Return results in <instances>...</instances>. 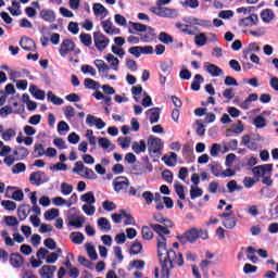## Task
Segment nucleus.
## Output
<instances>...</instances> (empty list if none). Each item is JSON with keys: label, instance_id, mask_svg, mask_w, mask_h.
I'll return each instance as SVG.
<instances>
[{"label": "nucleus", "instance_id": "nucleus-1", "mask_svg": "<svg viewBox=\"0 0 278 278\" xmlns=\"http://www.w3.org/2000/svg\"><path fill=\"white\" fill-rule=\"evenodd\" d=\"M152 230L157 233L156 237V247H157V255L161 263V276L160 268H154V278H170V270L175 268V264L178 266H184V254L175 252L174 250H168L166 248V237L170 236V227L166 225L153 224L149 223Z\"/></svg>", "mask_w": 278, "mask_h": 278}, {"label": "nucleus", "instance_id": "nucleus-2", "mask_svg": "<svg viewBox=\"0 0 278 278\" xmlns=\"http://www.w3.org/2000/svg\"><path fill=\"white\" fill-rule=\"evenodd\" d=\"M0 236L5 247H15L16 242L17 244L25 242V237H23L18 230H13V238L10 236V231L5 229L1 230Z\"/></svg>", "mask_w": 278, "mask_h": 278}, {"label": "nucleus", "instance_id": "nucleus-3", "mask_svg": "<svg viewBox=\"0 0 278 278\" xmlns=\"http://www.w3.org/2000/svg\"><path fill=\"white\" fill-rule=\"evenodd\" d=\"M150 12L161 18H175V16H177L175 9H168L166 7H151Z\"/></svg>", "mask_w": 278, "mask_h": 278}, {"label": "nucleus", "instance_id": "nucleus-4", "mask_svg": "<svg viewBox=\"0 0 278 278\" xmlns=\"http://www.w3.org/2000/svg\"><path fill=\"white\" fill-rule=\"evenodd\" d=\"M93 42L96 49L100 52L105 51L110 47V38H108L103 33L97 31L93 34Z\"/></svg>", "mask_w": 278, "mask_h": 278}, {"label": "nucleus", "instance_id": "nucleus-5", "mask_svg": "<svg viewBox=\"0 0 278 278\" xmlns=\"http://www.w3.org/2000/svg\"><path fill=\"white\" fill-rule=\"evenodd\" d=\"M93 64L98 68V73L101 77H104V79H116V75L108 74V71H110V65H108L105 61L97 59L93 61Z\"/></svg>", "mask_w": 278, "mask_h": 278}, {"label": "nucleus", "instance_id": "nucleus-6", "mask_svg": "<svg viewBox=\"0 0 278 278\" xmlns=\"http://www.w3.org/2000/svg\"><path fill=\"white\" fill-rule=\"evenodd\" d=\"M252 173L255 177H268V175H273V164L255 166L252 168Z\"/></svg>", "mask_w": 278, "mask_h": 278}, {"label": "nucleus", "instance_id": "nucleus-7", "mask_svg": "<svg viewBox=\"0 0 278 278\" xmlns=\"http://www.w3.org/2000/svg\"><path fill=\"white\" fill-rule=\"evenodd\" d=\"M164 149V143H162V139L157 137L150 136L148 138V150L150 153H160Z\"/></svg>", "mask_w": 278, "mask_h": 278}, {"label": "nucleus", "instance_id": "nucleus-8", "mask_svg": "<svg viewBox=\"0 0 278 278\" xmlns=\"http://www.w3.org/2000/svg\"><path fill=\"white\" fill-rule=\"evenodd\" d=\"M113 188L115 192H125L129 188V179L125 176L116 177L113 180Z\"/></svg>", "mask_w": 278, "mask_h": 278}, {"label": "nucleus", "instance_id": "nucleus-9", "mask_svg": "<svg viewBox=\"0 0 278 278\" xmlns=\"http://www.w3.org/2000/svg\"><path fill=\"white\" fill-rule=\"evenodd\" d=\"M72 51H75V42L71 39H64L61 42V46L59 49V53L61 58H66V55H68V53H72Z\"/></svg>", "mask_w": 278, "mask_h": 278}, {"label": "nucleus", "instance_id": "nucleus-10", "mask_svg": "<svg viewBox=\"0 0 278 278\" xmlns=\"http://www.w3.org/2000/svg\"><path fill=\"white\" fill-rule=\"evenodd\" d=\"M178 240L186 244V242H197L199 240V229L191 228L190 230L186 231L184 236L178 237Z\"/></svg>", "mask_w": 278, "mask_h": 278}, {"label": "nucleus", "instance_id": "nucleus-11", "mask_svg": "<svg viewBox=\"0 0 278 278\" xmlns=\"http://www.w3.org/2000/svg\"><path fill=\"white\" fill-rule=\"evenodd\" d=\"M102 29L108 36H118L121 34V28L114 26V23L110 20H104L101 22Z\"/></svg>", "mask_w": 278, "mask_h": 278}, {"label": "nucleus", "instance_id": "nucleus-12", "mask_svg": "<svg viewBox=\"0 0 278 278\" xmlns=\"http://www.w3.org/2000/svg\"><path fill=\"white\" fill-rule=\"evenodd\" d=\"M92 10L98 21H103V18H108V15L110 14V11H108V9L99 2L93 3Z\"/></svg>", "mask_w": 278, "mask_h": 278}, {"label": "nucleus", "instance_id": "nucleus-13", "mask_svg": "<svg viewBox=\"0 0 278 278\" xmlns=\"http://www.w3.org/2000/svg\"><path fill=\"white\" fill-rule=\"evenodd\" d=\"M219 218H224L223 225L226 229H233L237 225L236 217H233V212L231 211L229 213L219 214Z\"/></svg>", "mask_w": 278, "mask_h": 278}, {"label": "nucleus", "instance_id": "nucleus-14", "mask_svg": "<svg viewBox=\"0 0 278 278\" xmlns=\"http://www.w3.org/2000/svg\"><path fill=\"white\" fill-rule=\"evenodd\" d=\"M86 124L89 127H97V129H103L106 125L105 122H103V119L90 114L87 115Z\"/></svg>", "mask_w": 278, "mask_h": 278}, {"label": "nucleus", "instance_id": "nucleus-15", "mask_svg": "<svg viewBox=\"0 0 278 278\" xmlns=\"http://www.w3.org/2000/svg\"><path fill=\"white\" fill-rule=\"evenodd\" d=\"M39 18L41 21H45L46 23H55V11L51 10V9H42L39 12Z\"/></svg>", "mask_w": 278, "mask_h": 278}, {"label": "nucleus", "instance_id": "nucleus-16", "mask_svg": "<svg viewBox=\"0 0 278 278\" xmlns=\"http://www.w3.org/2000/svg\"><path fill=\"white\" fill-rule=\"evenodd\" d=\"M204 68L208 73V75L213 77H220L225 75V72L220 67H218L216 64H212L210 62L204 63Z\"/></svg>", "mask_w": 278, "mask_h": 278}, {"label": "nucleus", "instance_id": "nucleus-17", "mask_svg": "<svg viewBox=\"0 0 278 278\" xmlns=\"http://www.w3.org/2000/svg\"><path fill=\"white\" fill-rule=\"evenodd\" d=\"M260 21V17H257V14H251L247 17H243L239 21L240 27H253V25H257V22Z\"/></svg>", "mask_w": 278, "mask_h": 278}, {"label": "nucleus", "instance_id": "nucleus-18", "mask_svg": "<svg viewBox=\"0 0 278 278\" xmlns=\"http://www.w3.org/2000/svg\"><path fill=\"white\" fill-rule=\"evenodd\" d=\"M58 270L56 266L53 265H43L39 269V275L41 278H53V275H55V271Z\"/></svg>", "mask_w": 278, "mask_h": 278}, {"label": "nucleus", "instance_id": "nucleus-19", "mask_svg": "<svg viewBox=\"0 0 278 278\" xmlns=\"http://www.w3.org/2000/svg\"><path fill=\"white\" fill-rule=\"evenodd\" d=\"M20 47H22L24 51H36V42L29 37H22Z\"/></svg>", "mask_w": 278, "mask_h": 278}, {"label": "nucleus", "instance_id": "nucleus-20", "mask_svg": "<svg viewBox=\"0 0 278 278\" xmlns=\"http://www.w3.org/2000/svg\"><path fill=\"white\" fill-rule=\"evenodd\" d=\"M9 262L13 268H21L25 264V258L20 253H12L9 257Z\"/></svg>", "mask_w": 278, "mask_h": 278}, {"label": "nucleus", "instance_id": "nucleus-21", "mask_svg": "<svg viewBox=\"0 0 278 278\" xmlns=\"http://www.w3.org/2000/svg\"><path fill=\"white\" fill-rule=\"evenodd\" d=\"M151 125L160 123V108H152L146 112Z\"/></svg>", "mask_w": 278, "mask_h": 278}, {"label": "nucleus", "instance_id": "nucleus-22", "mask_svg": "<svg viewBox=\"0 0 278 278\" xmlns=\"http://www.w3.org/2000/svg\"><path fill=\"white\" fill-rule=\"evenodd\" d=\"M3 223L7 225V227H11L13 231H18V218L8 215L3 217Z\"/></svg>", "mask_w": 278, "mask_h": 278}, {"label": "nucleus", "instance_id": "nucleus-23", "mask_svg": "<svg viewBox=\"0 0 278 278\" xmlns=\"http://www.w3.org/2000/svg\"><path fill=\"white\" fill-rule=\"evenodd\" d=\"M29 214H31V207L29 205L23 204L18 206L17 217L20 218V220H25L27 216H29Z\"/></svg>", "mask_w": 278, "mask_h": 278}, {"label": "nucleus", "instance_id": "nucleus-24", "mask_svg": "<svg viewBox=\"0 0 278 278\" xmlns=\"http://www.w3.org/2000/svg\"><path fill=\"white\" fill-rule=\"evenodd\" d=\"M241 144L250 149V151H257V143L251 140V135H245L242 137Z\"/></svg>", "mask_w": 278, "mask_h": 278}, {"label": "nucleus", "instance_id": "nucleus-25", "mask_svg": "<svg viewBox=\"0 0 278 278\" xmlns=\"http://www.w3.org/2000/svg\"><path fill=\"white\" fill-rule=\"evenodd\" d=\"M104 60H106V62L110 64V68H112L113 71H118V64H121L118 58L114 56V54L112 53H108L104 56Z\"/></svg>", "mask_w": 278, "mask_h": 278}, {"label": "nucleus", "instance_id": "nucleus-26", "mask_svg": "<svg viewBox=\"0 0 278 278\" xmlns=\"http://www.w3.org/2000/svg\"><path fill=\"white\" fill-rule=\"evenodd\" d=\"M84 223H86V217H84V215H80V216H73L70 219L68 225L71 227H76V229H80V227H84Z\"/></svg>", "mask_w": 278, "mask_h": 278}, {"label": "nucleus", "instance_id": "nucleus-27", "mask_svg": "<svg viewBox=\"0 0 278 278\" xmlns=\"http://www.w3.org/2000/svg\"><path fill=\"white\" fill-rule=\"evenodd\" d=\"M132 151L134 153H137V155H139V153H144L147 151V141L142 139L140 141H135L132 143Z\"/></svg>", "mask_w": 278, "mask_h": 278}, {"label": "nucleus", "instance_id": "nucleus-28", "mask_svg": "<svg viewBox=\"0 0 278 278\" xmlns=\"http://www.w3.org/2000/svg\"><path fill=\"white\" fill-rule=\"evenodd\" d=\"M80 201H83V203H86V205H94V203H97V198H94V192L89 191L80 195Z\"/></svg>", "mask_w": 278, "mask_h": 278}, {"label": "nucleus", "instance_id": "nucleus-29", "mask_svg": "<svg viewBox=\"0 0 278 278\" xmlns=\"http://www.w3.org/2000/svg\"><path fill=\"white\" fill-rule=\"evenodd\" d=\"M13 155L16 156L17 162H21V160H25V157L29 155V150H27L25 147H20L13 151Z\"/></svg>", "mask_w": 278, "mask_h": 278}, {"label": "nucleus", "instance_id": "nucleus-30", "mask_svg": "<svg viewBox=\"0 0 278 278\" xmlns=\"http://www.w3.org/2000/svg\"><path fill=\"white\" fill-rule=\"evenodd\" d=\"M52 203H53V205H55V207H62V205H66V207L73 206V202H71V200H66L62 197L53 198Z\"/></svg>", "mask_w": 278, "mask_h": 278}, {"label": "nucleus", "instance_id": "nucleus-31", "mask_svg": "<svg viewBox=\"0 0 278 278\" xmlns=\"http://www.w3.org/2000/svg\"><path fill=\"white\" fill-rule=\"evenodd\" d=\"M205 79L201 74H197L193 78V81L191 83V90H194L195 92H199L201 90V84H203Z\"/></svg>", "mask_w": 278, "mask_h": 278}, {"label": "nucleus", "instance_id": "nucleus-32", "mask_svg": "<svg viewBox=\"0 0 278 278\" xmlns=\"http://www.w3.org/2000/svg\"><path fill=\"white\" fill-rule=\"evenodd\" d=\"M98 227L101 231H111L112 224H110L109 219L105 217H100L98 219Z\"/></svg>", "mask_w": 278, "mask_h": 278}, {"label": "nucleus", "instance_id": "nucleus-33", "mask_svg": "<svg viewBox=\"0 0 278 278\" xmlns=\"http://www.w3.org/2000/svg\"><path fill=\"white\" fill-rule=\"evenodd\" d=\"M98 144L99 147H101L102 149H111V151H114L116 149V146H114L112 143V141H110V139L105 138V137H101L98 139Z\"/></svg>", "mask_w": 278, "mask_h": 278}, {"label": "nucleus", "instance_id": "nucleus-34", "mask_svg": "<svg viewBox=\"0 0 278 278\" xmlns=\"http://www.w3.org/2000/svg\"><path fill=\"white\" fill-rule=\"evenodd\" d=\"M85 249L90 260H93V261L99 260V254H97V250L94 249V245L92 243H86Z\"/></svg>", "mask_w": 278, "mask_h": 278}, {"label": "nucleus", "instance_id": "nucleus-35", "mask_svg": "<svg viewBox=\"0 0 278 278\" xmlns=\"http://www.w3.org/2000/svg\"><path fill=\"white\" fill-rule=\"evenodd\" d=\"M261 18L263 23H270L275 18V13L270 9H265L261 12Z\"/></svg>", "mask_w": 278, "mask_h": 278}, {"label": "nucleus", "instance_id": "nucleus-36", "mask_svg": "<svg viewBox=\"0 0 278 278\" xmlns=\"http://www.w3.org/2000/svg\"><path fill=\"white\" fill-rule=\"evenodd\" d=\"M42 177H45V173L42 172H35L30 174V181L31 184H35V186H40L42 184Z\"/></svg>", "mask_w": 278, "mask_h": 278}, {"label": "nucleus", "instance_id": "nucleus-37", "mask_svg": "<svg viewBox=\"0 0 278 278\" xmlns=\"http://www.w3.org/2000/svg\"><path fill=\"white\" fill-rule=\"evenodd\" d=\"M58 216H60V210H58V208H50V210L46 211L43 214V218L46 220H55V218H58Z\"/></svg>", "mask_w": 278, "mask_h": 278}, {"label": "nucleus", "instance_id": "nucleus-38", "mask_svg": "<svg viewBox=\"0 0 278 278\" xmlns=\"http://www.w3.org/2000/svg\"><path fill=\"white\" fill-rule=\"evenodd\" d=\"M1 138L4 142H10L12 138H16V130H14V128H9L1 134Z\"/></svg>", "mask_w": 278, "mask_h": 278}, {"label": "nucleus", "instance_id": "nucleus-39", "mask_svg": "<svg viewBox=\"0 0 278 278\" xmlns=\"http://www.w3.org/2000/svg\"><path fill=\"white\" fill-rule=\"evenodd\" d=\"M163 162L166 164V166H175L177 164V153L170 152L169 156H163Z\"/></svg>", "mask_w": 278, "mask_h": 278}, {"label": "nucleus", "instance_id": "nucleus-40", "mask_svg": "<svg viewBox=\"0 0 278 278\" xmlns=\"http://www.w3.org/2000/svg\"><path fill=\"white\" fill-rule=\"evenodd\" d=\"M146 35H141V38L143 39V42H149L150 40H154L155 38V29L147 26Z\"/></svg>", "mask_w": 278, "mask_h": 278}, {"label": "nucleus", "instance_id": "nucleus-41", "mask_svg": "<svg viewBox=\"0 0 278 278\" xmlns=\"http://www.w3.org/2000/svg\"><path fill=\"white\" fill-rule=\"evenodd\" d=\"M153 218L156 223H160V225H166V227H173V222L168 218H164L162 214H154Z\"/></svg>", "mask_w": 278, "mask_h": 278}, {"label": "nucleus", "instance_id": "nucleus-42", "mask_svg": "<svg viewBox=\"0 0 278 278\" xmlns=\"http://www.w3.org/2000/svg\"><path fill=\"white\" fill-rule=\"evenodd\" d=\"M194 42L197 47H205V45H207V37L204 33H200L199 35H195Z\"/></svg>", "mask_w": 278, "mask_h": 278}, {"label": "nucleus", "instance_id": "nucleus-43", "mask_svg": "<svg viewBox=\"0 0 278 278\" xmlns=\"http://www.w3.org/2000/svg\"><path fill=\"white\" fill-rule=\"evenodd\" d=\"M153 228L149 227V226H143L141 228V236L143 238V240H153Z\"/></svg>", "mask_w": 278, "mask_h": 278}, {"label": "nucleus", "instance_id": "nucleus-44", "mask_svg": "<svg viewBox=\"0 0 278 278\" xmlns=\"http://www.w3.org/2000/svg\"><path fill=\"white\" fill-rule=\"evenodd\" d=\"M174 188H175V192L179 197V199L181 201H186V193L184 192V186L180 185L179 181H175L174 182Z\"/></svg>", "mask_w": 278, "mask_h": 278}, {"label": "nucleus", "instance_id": "nucleus-45", "mask_svg": "<svg viewBox=\"0 0 278 278\" xmlns=\"http://www.w3.org/2000/svg\"><path fill=\"white\" fill-rule=\"evenodd\" d=\"M70 239L74 244H81L85 240L84 233L81 232H72Z\"/></svg>", "mask_w": 278, "mask_h": 278}, {"label": "nucleus", "instance_id": "nucleus-46", "mask_svg": "<svg viewBox=\"0 0 278 278\" xmlns=\"http://www.w3.org/2000/svg\"><path fill=\"white\" fill-rule=\"evenodd\" d=\"M85 88H88L89 90H99V88H101V85H99V83L94 79L86 78Z\"/></svg>", "mask_w": 278, "mask_h": 278}, {"label": "nucleus", "instance_id": "nucleus-47", "mask_svg": "<svg viewBox=\"0 0 278 278\" xmlns=\"http://www.w3.org/2000/svg\"><path fill=\"white\" fill-rule=\"evenodd\" d=\"M81 210L87 216H94V214L97 213V207L94 206V204H84L81 206Z\"/></svg>", "mask_w": 278, "mask_h": 278}, {"label": "nucleus", "instance_id": "nucleus-48", "mask_svg": "<svg viewBox=\"0 0 278 278\" xmlns=\"http://www.w3.org/2000/svg\"><path fill=\"white\" fill-rule=\"evenodd\" d=\"M48 101H51L53 105H62L64 103V100L52 93V91L48 92Z\"/></svg>", "mask_w": 278, "mask_h": 278}, {"label": "nucleus", "instance_id": "nucleus-49", "mask_svg": "<svg viewBox=\"0 0 278 278\" xmlns=\"http://www.w3.org/2000/svg\"><path fill=\"white\" fill-rule=\"evenodd\" d=\"M79 40L81 45H84L85 47H90V45H92V36H90V34H86V33L80 34Z\"/></svg>", "mask_w": 278, "mask_h": 278}, {"label": "nucleus", "instance_id": "nucleus-50", "mask_svg": "<svg viewBox=\"0 0 278 278\" xmlns=\"http://www.w3.org/2000/svg\"><path fill=\"white\" fill-rule=\"evenodd\" d=\"M253 125L257 129H264V127H266V118H264L262 115H258L254 118Z\"/></svg>", "mask_w": 278, "mask_h": 278}, {"label": "nucleus", "instance_id": "nucleus-51", "mask_svg": "<svg viewBox=\"0 0 278 278\" xmlns=\"http://www.w3.org/2000/svg\"><path fill=\"white\" fill-rule=\"evenodd\" d=\"M123 214V218L124 219V225H132V227H136V219L134 218V216H131V214L126 213L125 211H122Z\"/></svg>", "mask_w": 278, "mask_h": 278}, {"label": "nucleus", "instance_id": "nucleus-52", "mask_svg": "<svg viewBox=\"0 0 278 278\" xmlns=\"http://www.w3.org/2000/svg\"><path fill=\"white\" fill-rule=\"evenodd\" d=\"M199 197H203V189L191 186L190 199L194 200V199H199Z\"/></svg>", "mask_w": 278, "mask_h": 278}, {"label": "nucleus", "instance_id": "nucleus-53", "mask_svg": "<svg viewBox=\"0 0 278 278\" xmlns=\"http://www.w3.org/2000/svg\"><path fill=\"white\" fill-rule=\"evenodd\" d=\"M81 73H84V75H90L91 77H94L97 75V70H94V67H92V65H83L80 67Z\"/></svg>", "mask_w": 278, "mask_h": 278}, {"label": "nucleus", "instance_id": "nucleus-54", "mask_svg": "<svg viewBox=\"0 0 278 278\" xmlns=\"http://www.w3.org/2000/svg\"><path fill=\"white\" fill-rule=\"evenodd\" d=\"M25 170H27L25 163H17L12 167L13 175H20V173H25Z\"/></svg>", "mask_w": 278, "mask_h": 278}, {"label": "nucleus", "instance_id": "nucleus-55", "mask_svg": "<svg viewBox=\"0 0 278 278\" xmlns=\"http://www.w3.org/2000/svg\"><path fill=\"white\" fill-rule=\"evenodd\" d=\"M1 205L2 207H4V210H7L8 212H14V210H16V204L13 201L10 200H3L1 201Z\"/></svg>", "mask_w": 278, "mask_h": 278}, {"label": "nucleus", "instance_id": "nucleus-56", "mask_svg": "<svg viewBox=\"0 0 278 278\" xmlns=\"http://www.w3.org/2000/svg\"><path fill=\"white\" fill-rule=\"evenodd\" d=\"M160 42H163L164 45H170L173 42V36L168 35L165 31H162L159 35Z\"/></svg>", "mask_w": 278, "mask_h": 278}, {"label": "nucleus", "instance_id": "nucleus-57", "mask_svg": "<svg viewBox=\"0 0 278 278\" xmlns=\"http://www.w3.org/2000/svg\"><path fill=\"white\" fill-rule=\"evenodd\" d=\"M223 97L226 99L225 103H229L233 97H236V92L233 91V88H227L223 91Z\"/></svg>", "mask_w": 278, "mask_h": 278}, {"label": "nucleus", "instance_id": "nucleus-58", "mask_svg": "<svg viewBox=\"0 0 278 278\" xmlns=\"http://www.w3.org/2000/svg\"><path fill=\"white\" fill-rule=\"evenodd\" d=\"M73 192V185H68V182L61 184V194L64 197H68Z\"/></svg>", "mask_w": 278, "mask_h": 278}, {"label": "nucleus", "instance_id": "nucleus-59", "mask_svg": "<svg viewBox=\"0 0 278 278\" xmlns=\"http://www.w3.org/2000/svg\"><path fill=\"white\" fill-rule=\"evenodd\" d=\"M211 173L214 177H223V167L218 164L211 165Z\"/></svg>", "mask_w": 278, "mask_h": 278}, {"label": "nucleus", "instance_id": "nucleus-60", "mask_svg": "<svg viewBox=\"0 0 278 278\" xmlns=\"http://www.w3.org/2000/svg\"><path fill=\"white\" fill-rule=\"evenodd\" d=\"M117 141L119 142V147H122V149H128L129 144H131V137H119Z\"/></svg>", "mask_w": 278, "mask_h": 278}, {"label": "nucleus", "instance_id": "nucleus-61", "mask_svg": "<svg viewBox=\"0 0 278 278\" xmlns=\"http://www.w3.org/2000/svg\"><path fill=\"white\" fill-rule=\"evenodd\" d=\"M45 146H42L41 143H36L35 144V149H34V153H35V157H42V155H45Z\"/></svg>", "mask_w": 278, "mask_h": 278}, {"label": "nucleus", "instance_id": "nucleus-62", "mask_svg": "<svg viewBox=\"0 0 278 278\" xmlns=\"http://www.w3.org/2000/svg\"><path fill=\"white\" fill-rule=\"evenodd\" d=\"M102 207L105 212H114V210H116V204L112 201H108L105 200L103 203H102Z\"/></svg>", "mask_w": 278, "mask_h": 278}, {"label": "nucleus", "instance_id": "nucleus-63", "mask_svg": "<svg viewBox=\"0 0 278 278\" xmlns=\"http://www.w3.org/2000/svg\"><path fill=\"white\" fill-rule=\"evenodd\" d=\"M142 252V243L140 242H135L131 248H130V253L131 255H138L139 253Z\"/></svg>", "mask_w": 278, "mask_h": 278}, {"label": "nucleus", "instance_id": "nucleus-64", "mask_svg": "<svg viewBox=\"0 0 278 278\" xmlns=\"http://www.w3.org/2000/svg\"><path fill=\"white\" fill-rule=\"evenodd\" d=\"M83 173V177H85V179H97V174L91 168L86 167Z\"/></svg>", "mask_w": 278, "mask_h": 278}]
</instances>
